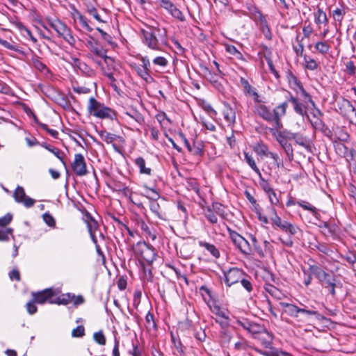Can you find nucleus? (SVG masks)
<instances>
[{
  "mask_svg": "<svg viewBox=\"0 0 356 356\" xmlns=\"http://www.w3.org/2000/svg\"><path fill=\"white\" fill-rule=\"evenodd\" d=\"M140 36L143 43L152 50L162 51L163 46L167 44L165 31L161 32L159 28L149 26L147 29H141Z\"/></svg>",
  "mask_w": 356,
  "mask_h": 356,
  "instance_id": "f257e3e1",
  "label": "nucleus"
},
{
  "mask_svg": "<svg viewBox=\"0 0 356 356\" xmlns=\"http://www.w3.org/2000/svg\"><path fill=\"white\" fill-rule=\"evenodd\" d=\"M229 236L236 247L244 254H250L254 249L259 256L264 257L262 249L258 245L254 236H250L252 244L236 232L228 229Z\"/></svg>",
  "mask_w": 356,
  "mask_h": 356,
  "instance_id": "f03ea898",
  "label": "nucleus"
},
{
  "mask_svg": "<svg viewBox=\"0 0 356 356\" xmlns=\"http://www.w3.org/2000/svg\"><path fill=\"white\" fill-rule=\"evenodd\" d=\"M88 113L100 119H116V113L104 104L98 102L95 97H91L88 100L87 106Z\"/></svg>",
  "mask_w": 356,
  "mask_h": 356,
  "instance_id": "7ed1b4c3",
  "label": "nucleus"
},
{
  "mask_svg": "<svg viewBox=\"0 0 356 356\" xmlns=\"http://www.w3.org/2000/svg\"><path fill=\"white\" fill-rule=\"evenodd\" d=\"M280 305L284 309V312L286 314L294 318L298 322L302 323L309 316H319L317 311L308 309L306 306L302 307V304L301 307L283 302H280Z\"/></svg>",
  "mask_w": 356,
  "mask_h": 356,
  "instance_id": "20e7f679",
  "label": "nucleus"
},
{
  "mask_svg": "<svg viewBox=\"0 0 356 356\" xmlns=\"http://www.w3.org/2000/svg\"><path fill=\"white\" fill-rule=\"evenodd\" d=\"M47 23L58 35L70 45L75 44V38L72 35L71 29L58 19L48 18Z\"/></svg>",
  "mask_w": 356,
  "mask_h": 356,
  "instance_id": "39448f33",
  "label": "nucleus"
},
{
  "mask_svg": "<svg viewBox=\"0 0 356 356\" xmlns=\"http://www.w3.org/2000/svg\"><path fill=\"white\" fill-rule=\"evenodd\" d=\"M134 252L148 264H152L156 259L155 250L145 242L137 243L134 248Z\"/></svg>",
  "mask_w": 356,
  "mask_h": 356,
  "instance_id": "423d86ee",
  "label": "nucleus"
},
{
  "mask_svg": "<svg viewBox=\"0 0 356 356\" xmlns=\"http://www.w3.org/2000/svg\"><path fill=\"white\" fill-rule=\"evenodd\" d=\"M58 293L59 291L54 288H47L42 291L33 292L32 296L35 302L38 304L42 305L46 302L51 304V302L54 301V297L57 296Z\"/></svg>",
  "mask_w": 356,
  "mask_h": 356,
  "instance_id": "0eeeda50",
  "label": "nucleus"
},
{
  "mask_svg": "<svg viewBox=\"0 0 356 356\" xmlns=\"http://www.w3.org/2000/svg\"><path fill=\"white\" fill-rule=\"evenodd\" d=\"M100 136L107 144H111L116 152L123 154V147L122 145L123 138L122 137L106 131H102Z\"/></svg>",
  "mask_w": 356,
  "mask_h": 356,
  "instance_id": "6e6552de",
  "label": "nucleus"
},
{
  "mask_svg": "<svg viewBox=\"0 0 356 356\" xmlns=\"http://www.w3.org/2000/svg\"><path fill=\"white\" fill-rule=\"evenodd\" d=\"M271 222L274 227H278L282 232L289 234L290 236H295L300 231L298 226L288 221L282 220L280 216H275Z\"/></svg>",
  "mask_w": 356,
  "mask_h": 356,
  "instance_id": "1a4fd4ad",
  "label": "nucleus"
},
{
  "mask_svg": "<svg viewBox=\"0 0 356 356\" xmlns=\"http://www.w3.org/2000/svg\"><path fill=\"white\" fill-rule=\"evenodd\" d=\"M225 283L227 286L240 282L243 277L247 276V275L241 270L238 268H231L227 271H224Z\"/></svg>",
  "mask_w": 356,
  "mask_h": 356,
  "instance_id": "9d476101",
  "label": "nucleus"
},
{
  "mask_svg": "<svg viewBox=\"0 0 356 356\" xmlns=\"http://www.w3.org/2000/svg\"><path fill=\"white\" fill-rule=\"evenodd\" d=\"M13 197L17 203H22L26 207L30 208L35 204V200L26 196L24 189L22 186H17L14 191Z\"/></svg>",
  "mask_w": 356,
  "mask_h": 356,
  "instance_id": "9b49d317",
  "label": "nucleus"
},
{
  "mask_svg": "<svg viewBox=\"0 0 356 356\" xmlns=\"http://www.w3.org/2000/svg\"><path fill=\"white\" fill-rule=\"evenodd\" d=\"M72 172L79 177H83L88 173L84 157H74L71 163Z\"/></svg>",
  "mask_w": 356,
  "mask_h": 356,
  "instance_id": "f8f14e48",
  "label": "nucleus"
},
{
  "mask_svg": "<svg viewBox=\"0 0 356 356\" xmlns=\"http://www.w3.org/2000/svg\"><path fill=\"white\" fill-rule=\"evenodd\" d=\"M282 135L285 138H291V139L293 140L297 145H299L305 149L311 147L309 140L302 134H294L287 130H283Z\"/></svg>",
  "mask_w": 356,
  "mask_h": 356,
  "instance_id": "ddd939ff",
  "label": "nucleus"
},
{
  "mask_svg": "<svg viewBox=\"0 0 356 356\" xmlns=\"http://www.w3.org/2000/svg\"><path fill=\"white\" fill-rule=\"evenodd\" d=\"M289 102H291L293 105V109L295 112L300 115L306 117L308 120H309V116L307 114V101H304L303 103H300L297 97H293L290 95L289 98Z\"/></svg>",
  "mask_w": 356,
  "mask_h": 356,
  "instance_id": "4468645a",
  "label": "nucleus"
},
{
  "mask_svg": "<svg viewBox=\"0 0 356 356\" xmlns=\"http://www.w3.org/2000/svg\"><path fill=\"white\" fill-rule=\"evenodd\" d=\"M282 133L283 130H277L276 131L273 132V135L276 137L277 140L283 147L287 156H293V149L291 147V144L289 142V140H291V138L284 137Z\"/></svg>",
  "mask_w": 356,
  "mask_h": 356,
  "instance_id": "2eb2a0df",
  "label": "nucleus"
},
{
  "mask_svg": "<svg viewBox=\"0 0 356 356\" xmlns=\"http://www.w3.org/2000/svg\"><path fill=\"white\" fill-rule=\"evenodd\" d=\"M237 323L252 334L261 333L264 330L260 325L250 322L247 319L238 321Z\"/></svg>",
  "mask_w": 356,
  "mask_h": 356,
  "instance_id": "dca6fc26",
  "label": "nucleus"
},
{
  "mask_svg": "<svg viewBox=\"0 0 356 356\" xmlns=\"http://www.w3.org/2000/svg\"><path fill=\"white\" fill-rule=\"evenodd\" d=\"M135 163L138 166L141 174L151 175L152 168H153L154 163L150 161L145 160L143 157H138Z\"/></svg>",
  "mask_w": 356,
  "mask_h": 356,
  "instance_id": "f3484780",
  "label": "nucleus"
},
{
  "mask_svg": "<svg viewBox=\"0 0 356 356\" xmlns=\"http://www.w3.org/2000/svg\"><path fill=\"white\" fill-rule=\"evenodd\" d=\"M255 109L257 114L264 120L268 122H273L275 120V115H273V112H271L265 105L259 104L256 106Z\"/></svg>",
  "mask_w": 356,
  "mask_h": 356,
  "instance_id": "a211bd4d",
  "label": "nucleus"
},
{
  "mask_svg": "<svg viewBox=\"0 0 356 356\" xmlns=\"http://www.w3.org/2000/svg\"><path fill=\"white\" fill-rule=\"evenodd\" d=\"M309 270L321 283L325 278H328L330 274L325 272L320 266L309 265Z\"/></svg>",
  "mask_w": 356,
  "mask_h": 356,
  "instance_id": "6ab92c4d",
  "label": "nucleus"
},
{
  "mask_svg": "<svg viewBox=\"0 0 356 356\" xmlns=\"http://www.w3.org/2000/svg\"><path fill=\"white\" fill-rule=\"evenodd\" d=\"M83 220L87 224L90 234L93 236V232H95L99 227L97 221L88 211H86L83 214Z\"/></svg>",
  "mask_w": 356,
  "mask_h": 356,
  "instance_id": "aec40b11",
  "label": "nucleus"
},
{
  "mask_svg": "<svg viewBox=\"0 0 356 356\" xmlns=\"http://www.w3.org/2000/svg\"><path fill=\"white\" fill-rule=\"evenodd\" d=\"M321 285L329 289L330 293L332 297L336 296L335 288L337 287L336 278L334 276L329 275L328 278H325L321 282Z\"/></svg>",
  "mask_w": 356,
  "mask_h": 356,
  "instance_id": "412c9836",
  "label": "nucleus"
},
{
  "mask_svg": "<svg viewBox=\"0 0 356 356\" xmlns=\"http://www.w3.org/2000/svg\"><path fill=\"white\" fill-rule=\"evenodd\" d=\"M257 20H259L260 30L265 38L270 40L272 39V33L265 16L263 15Z\"/></svg>",
  "mask_w": 356,
  "mask_h": 356,
  "instance_id": "4be33fe9",
  "label": "nucleus"
},
{
  "mask_svg": "<svg viewBox=\"0 0 356 356\" xmlns=\"http://www.w3.org/2000/svg\"><path fill=\"white\" fill-rule=\"evenodd\" d=\"M314 22L321 28L320 25L323 24L327 25L328 23V19L326 13L319 7L317 8L316 12L314 13Z\"/></svg>",
  "mask_w": 356,
  "mask_h": 356,
  "instance_id": "5701e85b",
  "label": "nucleus"
},
{
  "mask_svg": "<svg viewBox=\"0 0 356 356\" xmlns=\"http://www.w3.org/2000/svg\"><path fill=\"white\" fill-rule=\"evenodd\" d=\"M344 72L349 76H354L356 72V56H353L350 60L344 63Z\"/></svg>",
  "mask_w": 356,
  "mask_h": 356,
  "instance_id": "b1692460",
  "label": "nucleus"
},
{
  "mask_svg": "<svg viewBox=\"0 0 356 356\" xmlns=\"http://www.w3.org/2000/svg\"><path fill=\"white\" fill-rule=\"evenodd\" d=\"M149 208L151 211L160 219L165 220V213L161 208L160 204L157 201H150Z\"/></svg>",
  "mask_w": 356,
  "mask_h": 356,
  "instance_id": "393cba45",
  "label": "nucleus"
},
{
  "mask_svg": "<svg viewBox=\"0 0 356 356\" xmlns=\"http://www.w3.org/2000/svg\"><path fill=\"white\" fill-rule=\"evenodd\" d=\"M74 296L71 293L62 294L61 296L54 298L51 304L66 305L72 302Z\"/></svg>",
  "mask_w": 356,
  "mask_h": 356,
  "instance_id": "a878e982",
  "label": "nucleus"
},
{
  "mask_svg": "<svg viewBox=\"0 0 356 356\" xmlns=\"http://www.w3.org/2000/svg\"><path fill=\"white\" fill-rule=\"evenodd\" d=\"M291 76L292 79L294 80L295 83L298 86V87L300 90V92H301V95L305 98L304 101H307V103H310L312 104V106L314 108H316V104L312 100L310 95L306 92V90L304 89L303 86L300 84V83L299 81H298V79L295 76H293V74H291Z\"/></svg>",
  "mask_w": 356,
  "mask_h": 356,
  "instance_id": "bb28decb",
  "label": "nucleus"
},
{
  "mask_svg": "<svg viewBox=\"0 0 356 356\" xmlns=\"http://www.w3.org/2000/svg\"><path fill=\"white\" fill-rule=\"evenodd\" d=\"M285 113L286 111L282 109V107L279 105L274 108L273 115H275V120L273 122L275 123L277 128H280L282 127L280 118L281 117L284 116Z\"/></svg>",
  "mask_w": 356,
  "mask_h": 356,
  "instance_id": "cd10ccee",
  "label": "nucleus"
},
{
  "mask_svg": "<svg viewBox=\"0 0 356 356\" xmlns=\"http://www.w3.org/2000/svg\"><path fill=\"white\" fill-rule=\"evenodd\" d=\"M199 245L200 247L204 248L215 258L220 257V252L214 245L210 244L205 241H200Z\"/></svg>",
  "mask_w": 356,
  "mask_h": 356,
  "instance_id": "c85d7f7f",
  "label": "nucleus"
},
{
  "mask_svg": "<svg viewBox=\"0 0 356 356\" xmlns=\"http://www.w3.org/2000/svg\"><path fill=\"white\" fill-rule=\"evenodd\" d=\"M264 289L266 292L270 294L273 297L276 299L280 300L282 296V292L275 286L270 284H266L264 285Z\"/></svg>",
  "mask_w": 356,
  "mask_h": 356,
  "instance_id": "c756f323",
  "label": "nucleus"
},
{
  "mask_svg": "<svg viewBox=\"0 0 356 356\" xmlns=\"http://www.w3.org/2000/svg\"><path fill=\"white\" fill-rule=\"evenodd\" d=\"M245 7L250 12L252 17H253L255 20H257V19L263 15L261 11L252 2H247L245 3Z\"/></svg>",
  "mask_w": 356,
  "mask_h": 356,
  "instance_id": "7c9ffc66",
  "label": "nucleus"
},
{
  "mask_svg": "<svg viewBox=\"0 0 356 356\" xmlns=\"http://www.w3.org/2000/svg\"><path fill=\"white\" fill-rule=\"evenodd\" d=\"M134 70L143 79H144L146 82L149 83L152 81V76L149 75V72L147 70L141 67L140 66L136 65L134 67Z\"/></svg>",
  "mask_w": 356,
  "mask_h": 356,
  "instance_id": "2f4dec72",
  "label": "nucleus"
},
{
  "mask_svg": "<svg viewBox=\"0 0 356 356\" xmlns=\"http://www.w3.org/2000/svg\"><path fill=\"white\" fill-rule=\"evenodd\" d=\"M225 50L229 54L234 56L238 60H244L243 54L232 44H225Z\"/></svg>",
  "mask_w": 356,
  "mask_h": 356,
  "instance_id": "473e14b6",
  "label": "nucleus"
},
{
  "mask_svg": "<svg viewBox=\"0 0 356 356\" xmlns=\"http://www.w3.org/2000/svg\"><path fill=\"white\" fill-rule=\"evenodd\" d=\"M316 112L313 113V116L316 118V120L314 122L311 121V123L316 130H319L321 128H323V125L325 124V123L318 117V115H323V113L318 108H316Z\"/></svg>",
  "mask_w": 356,
  "mask_h": 356,
  "instance_id": "72a5a7b5",
  "label": "nucleus"
},
{
  "mask_svg": "<svg viewBox=\"0 0 356 356\" xmlns=\"http://www.w3.org/2000/svg\"><path fill=\"white\" fill-rule=\"evenodd\" d=\"M223 116L225 120L227 122L230 124H234L236 120V113L235 111L231 107H227L223 111Z\"/></svg>",
  "mask_w": 356,
  "mask_h": 356,
  "instance_id": "f704fd0d",
  "label": "nucleus"
},
{
  "mask_svg": "<svg viewBox=\"0 0 356 356\" xmlns=\"http://www.w3.org/2000/svg\"><path fill=\"white\" fill-rule=\"evenodd\" d=\"M265 356H291L290 354L280 351L274 348H270L268 350L262 353Z\"/></svg>",
  "mask_w": 356,
  "mask_h": 356,
  "instance_id": "c9c22d12",
  "label": "nucleus"
},
{
  "mask_svg": "<svg viewBox=\"0 0 356 356\" xmlns=\"http://www.w3.org/2000/svg\"><path fill=\"white\" fill-rule=\"evenodd\" d=\"M315 49L321 54H325L330 50V45L326 42H318L315 44Z\"/></svg>",
  "mask_w": 356,
  "mask_h": 356,
  "instance_id": "e433bc0d",
  "label": "nucleus"
},
{
  "mask_svg": "<svg viewBox=\"0 0 356 356\" xmlns=\"http://www.w3.org/2000/svg\"><path fill=\"white\" fill-rule=\"evenodd\" d=\"M314 248L321 253L325 254V255H330V253L332 252L330 247L325 244L322 243H317L316 244L314 245Z\"/></svg>",
  "mask_w": 356,
  "mask_h": 356,
  "instance_id": "4c0bfd02",
  "label": "nucleus"
},
{
  "mask_svg": "<svg viewBox=\"0 0 356 356\" xmlns=\"http://www.w3.org/2000/svg\"><path fill=\"white\" fill-rule=\"evenodd\" d=\"M297 204L303 208L305 210L310 211L314 215L316 214L317 213L316 208L306 201H298Z\"/></svg>",
  "mask_w": 356,
  "mask_h": 356,
  "instance_id": "58836bf2",
  "label": "nucleus"
},
{
  "mask_svg": "<svg viewBox=\"0 0 356 356\" xmlns=\"http://www.w3.org/2000/svg\"><path fill=\"white\" fill-rule=\"evenodd\" d=\"M212 211L220 216L225 217V211L224 206L219 202L212 204Z\"/></svg>",
  "mask_w": 356,
  "mask_h": 356,
  "instance_id": "ea45409f",
  "label": "nucleus"
},
{
  "mask_svg": "<svg viewBox=\"0 0 356 356\" xmlns=\"http://www.w3.org/2000/svg\"><path fill=\"white\" fill-rule=\"evenodd\" d=\"M92 51L98 56L103 58L104 61L107 63L108 60H112L111 57L106 55V52L102 48H99L97 46H92Z\"/></svg>",
  "mask_w": 356,
  "mask_h": 356,
  "instance_id": "a19ab883",
  "label": "nucleus"
},
{
  "mask_svg": "<svg viewBox=\"0 0 356 356\" xmlns=\"http://www.w3.org/2000/svg\"><path fill=\"white\" fill-rule=\"evenodd\" d=\"M204 216L212 224L217 223L218 218L215 215V213L212 211L210 207H208L204 211Z\"/></svg>",
  "mask_w": 356,
  "mask_h": 356,
  "instance_id": "79ce46f5",
  "label": "nucleus"
},
{
  "mask_svg": "<svg viewBox=\"0 0 356 356\" xmlns=\"http://www.w3.org/2000/svg\"><path fill=\"white\" fill-rule=\"evenodd\" d=\"M186 186L188 190L193 191L196 193H199L200 188L195 179L191 178L187 179Z\"/></svg>",
  "mask_w": 356,
  "mask_h": 356,
  "instance_id": "37998d69",
  "label": "nucleus"
},
{
  "mask_svg": "<svg viewBox=\"0 0 356 356\" xmlns=\"http://www.w3.org/2000/svg\"><path fill=\"white\" fill-rule=\"evenodd\" d=\"M304 60L306 63L305 67L310 70H315L318 67L317 63L312 58H309L307 55H304Z\"/></svg>",
  "mask_w": 356,
  "mask_h": 356,
  "instance_id": "c03bdc74",
  "label": "nucleus"
},
{
  "mask_svg": "<svg viewBox=\"0 0 356 356\" xmlns=\"http://www.w3.org/2000/svg\"><path fill=\"white\" fill-rule=\"evenodd\" d=\"M341 258L349 263L351 265L352 269L355 270L354 264L356 263V255L355 254L349 252L341 256Z\"/></svg>",
  "mask_w": 356,
  "mask_h": 356,
  "instance_id": "a18cd8bd",
  "label": "nucleus"
},
{
  "mask_svg": "<svg viewBox=\"0 0 356 356\" xmlns=\"http://www.w3.org/2000/svg\"><path fill=\"white\" fill-rule=\"evenodd\" d=\"M93 339L99 345L104 346L106 344V337L102 331L95 332Z\"/></svg>",
  "mask_w": 356,
  "mask_h": 356,
  "instance_id": "49530a36",
  "label": "nucleus"
},
{
  "mask_svg": "<svg viewBox=\"0 0 356 356\" xmlns=\"http://www.w3.org/2000/svg\"><path fill=\"white\" fill-rule=\"evenodd\" d=\"M77 17L79 22L81 24L82 27L86 29L88 31L90 32L92 31V29L89 26L87 22V19L85 16L81 15L79 12H76Z\"/></svg>",
  "mask_w": 356,
  "mask_h": 356,
  "instance_id": "de8ad7c7",
  "label": "nucleus"
},
{
  "mask_svg": "<svg viewBox=\"0 0 356 356\" xmlns=\"http://www.w3.org/2000/svg\"><path fill=\"white\" fill-rule=\"evenodd\" d=\"M42 218L45 223L50 227H55L56 220L49 213H44L42 215Z\"/></svg>",
  "mask_w": 356,
  "mask_h": 356,
  "instance_id": "09e8293b",
  "label": "nucleus"
},
{
  "mask_svg": "<svg viewBox=\"0 0 356 356\" xmlns=\"http://www.w3.org/2000/svg\"><path fill=\"white\" fill-rule=\"evenodd\" d=\"M32 63L33 66L40 72H43L47 69V66L40 60L39 57L33 58Z\"/></svg>",
  "mask_w": 356,
  "mask_h": 356,
  "instance_id": "8fccbe9b",
  "label": "nucleus"
},
{
  "mask_svg": "<svg viewBox=\"0 0 356 356\" xmlns=\"http://www.w3.org/2000/svg\"><path fill=\"white\" fill-rule=\"evenodd\" d=\"M254 150L258 156H266L268 148L264 144H257L254 147Z\"/></svg>",
  "mask_w": 356,
  "mask_h": 356,
  "instance_id": "3c124183",
  "label": "nucleus"
},
{
  "mask_svg": "<svg viewBox=\"0 0 356 356\" xmlns=\"http://www.w3.org/2000/svg\"><path fill=\"white\" fill-rule=\"evenodd\" d=\"M147 188V194L146 197L150 200V201H156L159 197L160 195L154 189H151L148 187H146Z\"/></svg>",
  "mask_w": 356,
  "mask_h": 356,
  "instance_id": "603ef678",
  "label": "nucleus"
},
{
  "mask_svg": "<svg viewBox=\"0 0 356 356\" xmlns=\"http://www.w3.org/2000/svg\"><path fill=\"white\" fill-rule=\"evenodd\" d=\"M13 229L12 228H6L5 229H0V241H8L9 240V235L12 234Z\"/></svg>",
  "mask_w": 356,
  "mask_h": 356,
  "instance_id": "864d4df0",
  "label": "nucleus"
},
{
  "mask_svg": "<svg viewBox=\"0 0 356 356\" xmlns=\"http://www.w3.org/2000/svg\"><path fill=\"white\" fill-rule=\"evenodd\" d=\"M346 12L340 8H337L333 11V17L334 19L337 22H339L340 24L341 23L343 16Z\"/></svg>",
  "mask_w": 356,
  "mask_h": 356,
  "instance_id": "5fc2aeb1",
  "label": "nucleus"
},
{
  "mask_svg": "<svg viewBox=\"0 0 356 356\" xmlns=\"http://www.w3.org/2000/svg\"><path fill=\"white\" fill-rule=\"evenodd\" d=\"M85 335V327L83 325H79L72 331L73 337H82Z\"/></svg>",
  "mask_w": 356,
  "mask_h": 356,
  "instance_id": "6e6d98bb",
  "label": "nucleus"
},
{
  "mask_svg": "<svg viewBox=\"0 0 356 356\" xmlns=\"http://www.w3.org/2000/svg\"><path fill=\"white\" fill-rule=\"evenodd\" d=\"M241 85L243 86V88H244V91L245 93H248L249 95H251V93L255 90L256 89L255 88H253L250 84L249 83V82L248 81V80H246L244 78H241Z\"/></svg>",
  "mask_w": 356,
  "mask_h": 356,
  "instance_id": "4d7b16f0",
  "label": "nucleus"
},
{
  "mask_svg": "<svg viewBox=\"0 0 356 356\" xmlns=\"http://www.w3.org/2000/svg\"><path fill=\"white\" fill-rule=\"evenodd\" d=\"M16 25L19 30L24 31L33 42H37V39L33 35L31 31L27 29L22 23L18 22L16 24Z\"/></svg>",
  "mask_w": 356,
  "mask_h": 356,
  "instance_id": "13d9d810",
  "label": "nucleus"
},
{
  "mask_svg": "<svg viewBox=\"0 0 356 356\" xmlns=\"http://www.w3.org/2000/svg\"><path fill=\"white\" fill-rule=\"evenodd\" d=\"M37 302H35L34 300L33 299L31 301H29L26 303V307L27 309V312L29 314H34L38 311V307L36 306Z\"/></svg>",
  "mask_w": 356,
  "mask_h": 356,
  "instance_id": "bf43d9fd",
  "label": "nucleus"
},
{
  "mask_svg": "<svg viewBox=\"0 0 356 356\" xmlns=\"http://www.w3.org/2000/svg\"><path fill=\"white\" fill-rule=\"evenodd\" d=\"M13 220V215L10 213H6L4 216L0 218V227H6Z\"/></svg>",
  "mask_w": 356,
  "mask_h": 356,
  "instance_id": "052dcab7",
  "label": "nucleus"
},
{
  "mask_svg": "<svg viewBox=\"0 0 356 356\" xmlns=\"http://www.w3.org/2000/svg\"><path fill=\"white\" fill-rule=\"evenodd\" d=\"M296 40L298 42V45L293 46V50L295 51V52L298 56H303L304 57V55H303L304 45L300 41H299L298 36H297Z\"/></svg>",
  "mask_w": 356,
  "mask_h": 356,
  "instance_id": "680f3d73",
  "label": "nucleus"
},
{
  "mask_svg": "<svg viewBox=\"0 0 356 356\" xmlns=\"http://www.w3.org/2000/svg\"><path fill=\"white\" fill-rule=\"evenodd\" d=\"M240 282L247 291H248L249 293L252 291V285L250 280L245 278V277H243V279L240 280Z\"/></svg>",
  "mask_w": 356,
  "mask_h": 356,
  "instance_id": "e2e57ef3",
  "label": "nucleus"
},
{
  "mask_svg": "<svg viewBox=\"0 0 356 356\" xmlns=\"http://www.w3.org/2000/svg\"><path fill=\"white\" fill-rule=\"evenodd\" d=\"M40 127L43 130L47 131L49 134V135H51L53 138H58V132L56 130L49 129L48 126L45 124H40Z\"/></svg>",
  "mask_w": 356,
  "mask_h": 356,
  "instance_id": "0e129e2a",
  "label": "nucleus"
},
{
  "mask_svg": "<svg viewBox=\"0 0 356 356\" xmlns=\"http://www.w3.org/2000/svg\"><path fill=\"white\" fill-rule=\"evenodd\" d=\"M170 14L173 17L177 18V19L180 20L181 22H183L185 20V17H184L183 13L177 7L175 8L172 9V12Z\"/></svg>",
  "mask_w": 356,
  "mask_h": 356,
  "instance_id": "69168bd1",
  "label": "nucleus"
},
{
  "mask_svg": "<svg viewBox=\"0 0 356 356\" xmlns=\"http://www.w3.org/2000/svg\"><path fill=\"white\" fill-rule=\"evenodd\" d=\"M153 63L161 67H165L168 62L165 58L163 56H158L153 60Z\"/></svg>",
  "mask_w": 356,
  "mask_h": 356,
  "instance_id": "338daca9",
  "label": "nucleus"
},
{
  "mask_svg": "<svg viewBox=\"0 0 356 356\" xmlns=\"http://www.w3.org/2000/svg\"><path fill=\"white\" fill-rule=\"evenodd\" d=\"M245 159L246 162L248 163V165L256 173L261 175L259 169L257 168L254 160L252 157H245Z\"/></svg>",
  "mask_w": 356,
  "mask_h": 356,
  "instance_id": "774afa93",
  "label": "nucleus"
}]
</instances>
